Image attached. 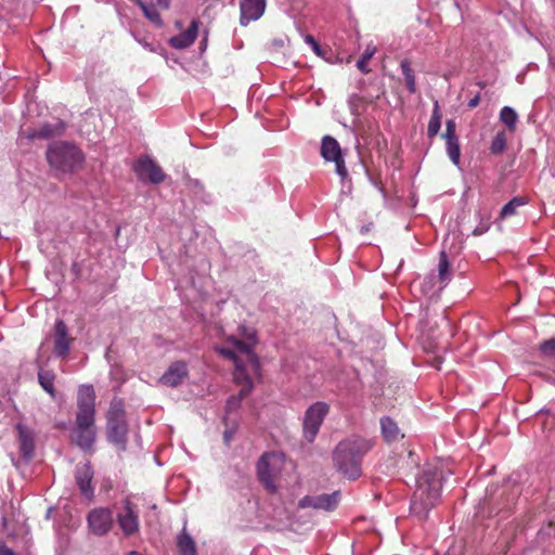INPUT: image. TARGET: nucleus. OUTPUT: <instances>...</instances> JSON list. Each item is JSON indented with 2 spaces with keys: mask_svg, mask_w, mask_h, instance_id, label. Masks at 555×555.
<instances>
[{
  "mask_svg": "<svg viewBox=\"0 0 555 555\" xmlns=\"http://www.w3.org/2000/svg\"><path fill=\"white\" fill-rule=\"evenodd\" d=\"M77 408L70 441L86 452L92 451L96 438L95 391L92 385H81L79 387Z\"/></svg>",
  "mask_w": 555,
  "mask_h": 555,
  "instance_id": "f257e3e1",
  "label": "nucleus"
},
{
  "mask_svg": "<svg viewBox=\"0 0 555 555\" xmlns=\"http://www.w3.org/2000/svg\"><path fill=\"white\" fill-rule=\"evenodd\" d=\"M373 446L372 440L360 436H351L341 440L333 451L336 469L348 479L359 478L362 473V460Z\"/></svg>",
  "mask_w": 555,
  "mask_h": 555,
  "instance_id": "f03ea898",
  "label": "nucleus"
},
{
  "mask_svg": "<svg viewBox=\"0 0 555 555\" xmlns=\"http://www.w3.org/2000/svg\"><path fill=\"white\" fill-rule=\"evenodd\" d=\"M440 479L427 469L416 479V490L411 501V512L420 519H426L440 499Z\"/></svg>",
  "mask_w": 555,
  "mask_h": 555,
  "instance_id": "7ed1b4c3",
  "label": "nucleus"
},
{
  "mask_svg": "<svg viewBox=\"0 0 555 555\" xmlns=\"http://www.w3.org/2000/svg\"><path fill=\"white\" fill-rule=\"evenodd\" d=\"M46 157L52 169L64 173L74 171L85 159L82 152L66 141L51 143Z\"/></svg>",
  "mask_w": 555,
  "mask_h": 555,
  "instance_id": "20e7f679",
  "label": "nucleus"
},
{
  "mask_svg": "<svg viewBox=\"0 0 555 555\" xmlns=\"http://www.w3.org/2000/svg\"><path fill=\"white\" fill-rule=\"evenodd\" d=\"M107 440L119 450L125 451L128 441V424L126 421L125 403L121 398L114 397L107 411Z\"/></svg>",
  "mask_w": 555,
  "mask_h": 555,
  "instance_id": "39448f33",
  "label": "nucleus"
},
{
  "mask_svg": "<svg viewBox=\"0 0 555 555\" xmlns=\"http://www.w3.org/2000/svg\"><path fill=\"white\" fill-rule=\"evenodd\" d=\"M328 412L330 405L323 401L314 402L306 410L302 422V434L308 442L314 441Z\"/></svg>",
  "mask_w": 555,
  "mask_h": 555,
  "instance_id": "423d86ee",
  "label": "nucleus"
},
{
  "mask_svg": "<svg viewBox=\"0 0 555 555\" xmlns=\"http://www.w3.org/2000/svg\"><path fill=\"white\" fill-rule=\"evenodd\" d=\"M116 518L125 537H132L140 531L139 508L129 498L122 501V508Z\"/></svg>",
  "mask_w": 555,
  "mask_h": 555,
  "instance_id": "0eeeda50",
  "label": "nucleus"
},
{
  "mask_svg": "<svg viewBox=\"0 0 555 555\" xmlns=\"http://www.w3.org/2000/svg\"><path fill=\"white\" fill-rule=\"evenodd\" d=\"M132 169L138 179L144 182L159 184L166 179V175L159 165L147 155L139 157Z\"/></svg>",
  "mask_w": 555,
  "mask_h": 555,
  "instance_id": "6e6552de",
  "label": "nucleus"
},
{
  "mask_svg": "<svg viewBox=\"0 0 555 555\" xmlns=\"http://www.w3.org/2000/svg\"><path fill=\"white\" fill-rule=\"evenodd\" d=\"M87 522L94 535L104 537L113 528V511L109 507H95L88 513Z\"/></svg>",
  "mask_w": 555,
  "mask_h": 555,
  "instance_id": "1a4fd4ad",
  "label": "nucleus"
},
{
  "mask_svg": "<svg viewBox=\"0 0 555 555\" xmlns=\"http://www.w3.org/2000/svg\"><path fill=\"white\" fill-rule=\"evenodd\" d=\"M340 501V491H334L333 493H323L319 495H306L298 502V507L307 508L311 507L314 509H324L327 512L334 511Z\"/></svg>",
  "mask_w": 555,
  "mask_h": 555,
  "instance_id": "9d476101",
  "label": "nucleus"
},
{
  "mask_svg": "<svg viewBox=\"0 0 555 555\" xmlns=\"http://www.w3.org/2000/svg\"><path fill=\"white\" fill-rule=\"evenodd\" d=\"M93 469L90 463H79L75 467V480L80 493L87 499L92 500L94 488L92 486Z\"/></svg>",
  "mask_w": 555,
  "mask_h": 555,
  "instance_id": "9b49d317",
  "label": "nucleus"
},
{
  "mask_svg": "<svg viewBox=\"0 0 555 555\" xmlns=\"http://www.w3.org/2000/svg\"><path fill=\"white\" fill-rule=\"evenodd\" d=\"M188 376V364L184 361H175L160 376L159 383L167 387L176 388L180 386Z\"/></svg>",
  "mask_w": 555,
  "mask_h": 555,
  "instance_id": "f8f14e48",
  "label": "nucleus"
},
{
  "mask_svg": "<svg viewBox=\"0 0 555 555\" xmlns=\"http://www.w3.org/2000/svg\"><path fill=\"white\" fill-rule=\"evenodd\" d=\"M15 429L17 431L20 452L25 460L29 461L35 454V433L22 423H18Z\"/></svg>",
  "mask_w": 555,
  "mask_h": 555,
  "instance_id": "ddd939ff",
  "label": "nucleus"
},
{
  "mask_svg": "<svg viewBox=\"0 0 555 555\" xmlns=\"http://www.w3.org/2000/svg\"><path fill=\"white\" fill-rule=\"evenodd\" d=\"M273 456V454L266 453L257 463L258 478L270 493H274L276 491V486L274 483L275 470L271 467L269 462Z\"/></svg>",
  "mask_w": 555,
  "mask_h": 555,
  "instance_id": "4468645a",
  "label": "nucleus"
},
{
  "mask_svg": "<svg viewBox=\"0 0 555 555\" xmlns=\"http://www.w3.org/2000/svg\"><path fill=\"white\" fill-rule=\"evenodd\" d=\"M241 9V25L246 26L261 17L266 9V0H243Z\"/></svg>",
  "mask_w": 555,
  "mask_h": 555,
  "instance_id": "2eb2a0df",
  "label": "nucleus"
},
{
  "mask_svg": "<svg viewBox=\"0 0 555 555\" xmlns=\"http://www.w3.org/2000/svg\"><path fill=\"white\" fill-rule=\"evenodd\" d=\"M73 338L68 337V328L63 320H56L54 326V352L59 357H66L69 352Z\"/></svg>",
  "mask_w": 555,
  "mask_h": 555,
  "instance_id": "dca6fc26",
  "label": "nucleus"
},
{
  "mask_svg": "<svg viewBox=\"0 0 555 555\" xmlns=\"http://www.w3.org/2000/svg\"><path fill=\"white\" fill-rule=\"evenodd\" d=\"M248 341H243L237 338H231L230 341L235 348V352H240L246 357L248 364L254 371L260 366L258 356L253 351V344H255V334L247 337Z\"/></svg>",
  "mask_w": 555,
  "mask_h": 555,
  "instance_id": "f3484780",
  "label": "nucleus"
},
{
  "mask_svg": "<svg viewBox=\"0 0 555 555\" xmlns=\"http://www.w3.org/2000/svg\"><path fill=\"white\" fill-rule=\"evenodd\" d=\"M198 24L199 22L197 20H193L185 31L169 39V44L179 50L189 48L197 37Z\"/></svg>",
  "mask_w": 555,
  "mask_h": 555,
  "instance_id": "a211bd4d",
  "label": "nucleus"
},
{
  "mask_svg": "<svg viewBox=\"0 0 555 555\" xmlns=\"http://www.w3.org/2000/svg\"><path fill=\"white\" fill-rule=\"evenodd\" d=\"M66 125L62 120L55 122H44L38 129L30 133L31 139H43L49 140L55 137H60L64 133Z\"/></svg>",
  "mask_w": 555,
  "mask_h": 555,
  "instance_id": "6ab92c4d",
  "label": "nucleus"
},
{
  "mask_svg": "<svg viewBox=\"0 0 555 555\" xmlns=\"http://www.w3.org/2000/svg\"><path fill=\"white\" fill-rule=\"evenodd\" d=\"M320 153L326 162H332L341 156V149L335 138L332 135H324L321 141Z\"/></svg>",
  "mask_w": 555,
  "mask_h": 555,
  "instance_id": "aec40b11",
  "label": "nucleus"
},
{
  "mask_svg": "<svg viewBox=\"0 0 555 555\" xmlns=\"http://www.w3.org/2000/svg\"><path fill=\"white\" fill-rule=\"evenodd\" d=\"M244 378H245V385L243 387H241L238 393L236 396H231L227 400V405H225L227 414L231 413L232 411L237 410L241 405L242 400L244 398H246L254 389V382H253L251 377L245 376Z\"/></svg>",
  "mask_w": 555,
  "mask_h": 555,
  "instance_id": "412c9836",
  "label": "nucleus"
},
{
  "mask_svg": "<svg viewBox=\"0 0 555 555\" xmlns=\"http://www.w3.org/2000/svg\"><path fill=\"white\" fill-rule=\"evenodd\" d=\"M177 547L181 555H196V544L184 526L177 537Z\"/></svg>",
  "mask_w": 555,
  "mask_h": 555,
  "instance_id": "4be33fe9",
  "label": "nucleus"
},
{
  "mask_svg": "<svg viewBox=\"0 0 555 555\" xmlns=\"http://www.w3.org/2000/svg\"><path fill=\"white\" fill-rule=\"evenodd\" d=\"M56 375L51 370L39 369L38 371V383L41 388L51 396V398L56 397V390L54 387Z\"/></svg>",
  "mask_w": 555,
  "mask_h": 555,
  "instance_id": "5701e85b",
  "label": "nucleus"
},
{
  "mask_svg": "<svg viewBox=\"0 0 555 555\" xmlns=\"http://www.w3.org/2000/svg\"><path fill=\"white\" fill-rule=\"evenodd\" d=\"M452 274L450 270V262L448 259V255L444 250H442L439 255V263H438V281H439V288H443L450 281H451Z\"/></svg>",
  "mask_w": 555,
  "mask_h": 555,
  "instance_id": "b1692460",
  "label": "nucleus"
},
{
  "mask_svg": "<svg viewBox=\"0 0 555 555\" xmlns=\"http://www.w3.org/2000/svg\"><path fill=\"white\" fill-rule=\"evenodd\" d=\"M382 435L387 442L396 441L399 438L400 430L397 423L389 416L380 418Z\"/></svg>",
  "mask_w": 555,
  "mask_h": 555,
  "instance_id": "393cba45",
  "label": "nucleus"
},
{
  "mask_svg": "<svg viewBox=\"0 0 555 555\" xmlns=\"http://www.w3.org/2000/svg\"><path fill=\"white\" fill-rule=\"evenodd\" d=\"M528 203L527 196H515L508 203H506L501 211L500 218L504 219L517 214V209L521 206H525Z\"/></svg>",
  "mask_w": 555,
  "mask_h": 555,
  "instance_id": "a878e982",
  "label": "nucleus"
},
{
  "mask_svg": "<svg viewBox=\"0 0 555 555\" xmlns=\"http://www.w3.org/2000/svg\"><path fill=\"white\" fill-rule=\"evenodd\" d=\"M400 68L402 75L404 77L405 86L410 93L414 94L417 90L414 70L411 67V62L406 59L402 60L400 63Z\"/></svg>",
  "mask_w": 555,
  "mask_h": 555,
  "instance_id": "bb28decb",
  "label": "nucleus"
},
{
  "mask_svg": "<svg viewBox=\"0 0 555 555\" xmlns=\"http://www.w3.org/2000/svg\"><path fill=\"white\" fill-rule=\"evenodd\" d=\"M500 120L503 122L508 131L514 132L518 121V115L514 108L504 106L500 112Z\"/></svg>",
  "mask_w": 555,
  "mask_h": 555,
  "instance_id": "cd10ccee",
  "label": "nucleus"
},
{
  "mask_svg": "<svg viewBox=\"0 0 555 555\" xmlns=\"http://www.w3.org/2000/svg\"><path fill=\"white\" fill-rule=\"evenodd\" d=\"M447 153L454 165L460 164V143L457 138H451L450 140H446Z\"/></svg>",
  "mask_w": 555,
  "mask_h": 555,
  "instance_id": "c85d7f7f",
  "label": "nucleus"
},
{
  "mask_svg": "<svg viewBox=\"0 0 555 555\" xmlns=\"http://www.w3.org/2000/svg\"><path fill=\"white\" fill-rule=\"evenodd\" d=\"M506 149V135L504 131H500L493 138L490 145V153L493 155L502 154Z\"/></svg>",
  "mask_w": 555,
  "mask_h": 555,
  "instance_id": "c756f323",
  "label": "nucleus"
},
{
  "mask_svg": "<svg viewBox=\"0 0 555 555\" xmlns=\"http://www.w3.org/2000/svg\"><path fill=\"white\" fill-rule=\"evenodd\" d=\"M144 14V16L154 23L156 26L162 27L163 26V20L160 17V14L156 10V8L153 4L144 3L140 8Z\"/></svg>",
  "mask_w": 555,
  "mask_h": 555,
  "instance_id": "7c9ffc66",
  "label": "nucleus"
},
{
  "mask_svg": "<svg viewBox=\"0 0 555 555\" xmlns=\"http://www.w3.org/2000/svg\"><path fill=\"white\" fill-rule=\"evenodd\" d=\"M376 52V48L367 46L362 56L357 62V67L363 73L367 74L370 68L367 67L369 61L373 57Z\"/></svg>",
  "mask_w": 555,
  "mask_h": 555,
  "instance_id": "2f4dec72",
  "label": "nucleus"
},
{
  "mask_svg": "<svg viewBox=\"0 0 555 555\" xmlns=\"http://www.w3.org/2000/svg\"><path fill=\"white\" fill-rule=\"evenodd\" d=\"M305 41L306 43H308L312 50L314 51V53L318 55V56H321L323 59H325L326 61L328 62H332L330 57H327V53H331V50H327V49H323L319 43L318 41L314 39L313 36L311 35H307L305 37Z\"/></svg>",
  "mask_w": 555,
  "mask_h": 555,
  "instance_id": "473e14b6",
  "label": "nucleus"
},
{
  "mask_svg": "<svg viewBox=\"0 0 555 555\" xmlns=\"http://www.w3.org/2000/svg\"><path fill=\"white\" fill-rule=\"evenodd\" d=\"M539 350L545 358H555V337L542 341Z\"/></svg>",
  "mask_w": 555,
  "mask_h": 555,
  "instance_id": "72a5a7b5",
  "label": "nucleus"
},
{
  "mask_svg": "<svg viewBox=\"0 0 555 555\" xmlns=\"http://www.w3.org/2000/svg\"><path fill=\"white\" fill-rule=\"evenodd\" d=\"M490 216H480L478 225L473 230L474 235H482L490 229Z\"/></svg>",
  "mask_w": 555,
  "mask_h": 555,
  "instance_id": "f704fd0d",
  "label": "nucleus"
},
{
  "mask_svg": "<svg viewBox=\"0 0 555 555\" xmlns=\"http://www.w3.org/2000/svg\"><path fill=\"white\" fill-rule=\"evenodd\" d=\"M363 99L359 94H351L348 99L349 108L352 115H359V105L362 103Z\"/></svg>",
  "mask_w": 555,
  "mask_h": 555,
  "instance_id": "c9c22d12",
  "label": "nucleus"
},
{
  "mask_svg": "<svg viewBox=\"0 0 555 555\" xmlns=\"http://www.w3.org/2000/svg\"><path fill=\"white\" fill-rule=\"evenodd\" d=\"M333 162L335 163L336 173L340 177L341 180H345L348 177V170L346 168L343 155Z\"/></svg>",
  "mask_w": 555,
  "mask_h": 555,
  "instance_id": "e433bc0d",
  "label": "nucleus"
},
{
  "mask_svg": "<svg viewBox=\"0 0 555 555\" xmlns=\"http://www.w3.org/2000/svg\"><path fill=\"white\" fill-rule=\"evenodd\" d=\"M220 353L223 354L225 358L233 360L235 364V369H241V364L244 363L236 354L235 350L229 349V348H222L220 349Z\"/></svg>",
  "mask_w": 555,
  "mask_h": 555,
  "instance_id": "4c0bfd02",
  "label": "nucleus"
},
{
  "mask_svg": "<svg viewBox=\"0 0 555 555\" xmlns=\"http://www.w3.org/2000/svg\"><path fill=\"white\" fill-rule=\"evenodd\" d=\"M440 127H441V120H439L437 118H430V120L428 122V127H427V135L429 138H434L435 135L438 134Z\"/></svg>",
  "mask_w": 555,
  "mask_h": 555,
  "instance_id": "58836bf2",
  "label": "nucleus"
},
{
  "mask_svg": "<svg viewBox=\"0 0 555 555\" xmlns=\"http://www.w3.org/2000/svg\"><path fill=\"white\" fill-rule=\"evenodd\" d=\"M250 377L247 373H246V367H245V364L242 363L241 364V369H236V372H235V375H234V380L236 384L241 385L242 387L245 385V378L244 377Z\"/></svg>",
  "mask_w": 555,
  "mask_h": 555,
  "instance_id": "ea45409f",
  "label": "nucleus"
},
{
  "mask_svg": "<svg viewBox=\"0 0 555 555\" xmlns=\"http://www.w3.org/2000/svg\"><path fill=\"white\" fill-rule=\"evenodd\" d=\"M455 122L454 120L450 119L446 124V132L443 134L446 140H450L451 138H457L455 134Z\"/></svg>",
  "mask_w": 555,
  "mask_h": 555,
  "instance_id": "a19ab883",
  "label": "nucleus"
},
{
  "mask_svg": "<svg viewBox=\"0 0 555 555\" xmlns=\"http://www.w3.org/2000/svg\"><path fill=\"white\" fill-rule=\"evenodd\" d=\"M235 434V427L233 428H227L223 433V439L227 444H230L233 436Z\"/></svg>",
  "mask_w": 555,
  "mask_h": 555,
  "instance_id": "79ce46f5",
  "label": "nucleus"
},
{
  "mask_svg": "<svg viewBox=\"0 0 555 555\" xmlns=\"http://www.w3.org/2000/svg\"><path fill=\"white\" fill-rule=\"evenodd\" d=\"M0 555H17L4 542L0 541Z\"/></svg>",
  "mask_w": 555,
  "mask_h": 555,
  "instance_id": "37998d69",
  "label": "nucleus"
},
{
  "mask_svg": "<svg viewBox=\"0 0 555 555\" xmlns=\"http://www.w3.org/2000/svg\"><path fill=\"white\" fill-rule=\"evenodd\" d=\"M479 102H480V93H477L473 99L469 100L467 106L469 108H475L478 106Z\"/></svg>",
  "mask_w": 555,
  "mask_h": 555,
  "instance_id": "c03bdc74",
  "label": "nucleus"
},
{
  "mask_svg": "<svg viewBox=\"0 0 555 555\" xmlns=\"http://www.w3.org/2000/svg\"><path fill=\"white\" fill-rule=\"evenodd\" d=\"M430 118H437L439 120H441V114L439 112V105H438V102L436 101L435 102V106H434V111H433V115Z\"/></svg>",
  "mask_w": 555,
  "mask_h": 555,
  "instance_id": "a18cd8bd",
  "label": "nucleus"
},
{
  "mask_svg": "<svg viewBox=\"0 0 555 555\" xmlns=\"http://www.w3.org/2000/svg\"><path fill=\"white\" fill-rule=\"evenodd\" d=\"M157 3L164 8V9H168L169 5H170V0H157Z\"/></svg>",
  "mask_w": 555,
  "mask_h": 555,
  "instance_id": "49530a36",
  "label": "nucleus"
},
{
  "mask_svg": "<svg viewBox=\"0 0 555 555\" xmlns=\"http://www.w3.org/2000/svg\"><path fill=\"white\" fill-rule=\"evenodd\" d=\"M272 44L275 46V47L281 48V47H283L284 42H283L282 39H275V40L272 41Z\"/></svg>",
  "mask_w": 555,
  "mask_h": 555,
  "instance_id": "de8ad7c7",
  "label": "nucleus"
},
{
  "mask_svg": "<svg viewBox=\"0 0 555 555\" xmlns=\"http://www.w3.org/2000/svg\"><path fill=\"white\" fill-rule=\"evenodd\" d=\"M434 280H435V276H434V275H429V276H427V278L425 279L424 284H425V285H427V284H430V285H431V283L434 282Z\"/></svg>",
  "mask_w": 555,
  "mask_h": 555,
  "instance_id": "09e8293b",
  "label": "nucleus"
},
{
  "mask_svg": "<svg viewBox=\"0 0 555 555\" xmlns=\"http://www.w3.org/2000/svg\"><path fill=\"white\" fill-rule=\"evenodd\" d=\"M133 3H135L139 8L143 5L145 2L143 0H131Z\"/></svg>",
  "mask_w": 555,
  "mask_h": 555,
  "instance_id": "8fccbe9b",
  "label": "nucleus"
},
{
  "mask_svg": "<svg viewBox=\"0 0 555 555\" xmlns=\"http://www.w3.org/2000/svg\"><path fill=\"white\" fill-rule=\"evenodd\" d=\"M477 86L480 87V88H485L486 87V82L485 81H478Z\"/></svg>",
  "mask_w": 555,
  "mask_h": 555,
  "instance_id": "3c124183",
  "label": "nucleus"
},
{
  "mask_svg": "<svg viewBox=\"0 0 555 555\" xmlns=\"http://www.w3.org/2000/svg\"><path fill=\"white\" fill-rule=\"evenodd\" d=\"M128 555H141V554L139 552H137V551H131V552L128 553Z\"/></svg>",
  "mask_w": 555,
  "mask_h": 555,
  "instance_id": "603ef678",
  "label": "nucleus"
}]
</instances>
